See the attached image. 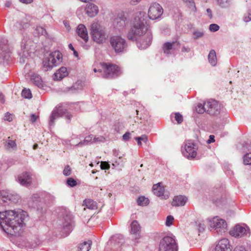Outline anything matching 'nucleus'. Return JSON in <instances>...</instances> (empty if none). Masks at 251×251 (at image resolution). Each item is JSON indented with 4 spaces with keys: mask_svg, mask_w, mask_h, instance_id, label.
<instances>
[{
    "mask_svg": "<svg viewBox=\"0 0 251 251\" xmlns=\"http://www.w3.org/2000/svg\"><path fill=\"white\" fill-rule=\"evenodd\" d=\"M131 234L134 235L135 238L137 239L140 236L141 227L136 220H134L130 225Z\"/></svg>",
    "mask_w": 251,
    "mask_h": 251,
    "instance_id": "25",
    "label": "nucleus"
},
{
    "mask_svg": "<svg viewBox=\"0 0 251 251\" xmlns=\"http://www.w3.org/2000/svg\"><path fill=\"white\" fill-rule=\"evenodd\" d=\"M203 36V33L200 31H195L193 32V38L194 39H197Z\"/></svg>",
    "mask_w": 251,
    "mask_h": 251,
    "instance_id": "48",
    "label": "nucleus"
},
{
    "mask_svg": "<svg viewBox=\"0 0 251 251\" xmlns=\"http://www.w3.org/2000/svg\"><path fill=\"white\" fill-rule=\"evenodd\" d=\"M22 96L25 99H31L32 98V94L29 89H24L22 91Z\"/></svg>",
    "mask_w": 251,
    "mask_h": 251,
    "instance_id": "42",
    "label": "nucleus"
},
{
    "mask_svg": "<svg viewBox=\"0 0 251 251\" xmlns=\"http://www.w3.org/2000/svg\"><path fill=\"white\" fill-rule=\"evenodd\" d=\"M182 153L183 156L190 159L192 160L197 155L195 145L193 142L188 141L186 142L184 149L182 150Z\"/></svg>",
    "mask_w": 251,
    "mask_h": 251,
    "instance_id": "13",
    "label": "nucleus"
},
{
    "mask_svg": "<svg viewBox=\"0 0 251 251\" xmlns=\"http://www.w3.org/2000/svg\"><path fill=\"white\" fill-rule=\"evenodd\" d=\"M4 120L8 122L12 121L13 120L12 114L9 112L6 113L4 117Z\"/></svg>",
    "mask_w": 251,
    "mask_h": 251,
    "instance_id": "54",
    "label": "nucleus"
},
{
    "mask_svg": "<svg viewBox=\"0 0 251 251\" xmlns=\"http://www.w3.org/2000/svg\"><path fill=\"white\" fill-rule=\"evenodd\" d=\"M138 137V139L139 140L143 141V142H144L145 143H146L148 141V137L145 134L142 135L140 137Z\"/></svg>",
    "mask_w": 251,
    "mask_h": 251,
    "instance_id": "57",
    "label": "nucleus"
},
{
    "mask_svg": "<svg viewBox=\"0 0 251 251\" xmlns=\"http://www.w3.org/2000/svg\"><path fill=\"white\" fill-rule=\"evenodd\" d=\"M176 42H166L163 44V50L164 53L167 55L171 54L174 50V46Z\"/></svg>",
    "mask_w": 251,
    "mask_h": 251,
    "instance_id": "28",
    "label": "nucleus"
},
{
    "mask_svg": "<svg viewBox=\"0 0 251 251\" xmlns=\"http://www.w3.org/2000/svg\"><path fill=\"white\" fill-rule=\"evenodd\" d=\"M100 168L102 170H106L110 168V164L106 162H101L100 164Z\"/></svg>",
    "mask_w": 251,
    "mask_h": 251,
    "instance_id": "53",
    "label": "nucleus"
},
{
    "mask_svg": "<svg viewBox=\"0 0 251 251\" xmlns=\"http://www.w3.org/2000/svg\"><path fill=\"white\" fill-rule=\"evenodd\" d=\"M66 182L68 186L71 187H75L77 185L76 180L72 177L67 178Z\"/></svg>",
    "mask_w": 251,
    "mask_h": 251,
    "instance_id": "44",
    "label": "nucleus"
},
{
    "mask_svg": "<svg viewBox=\"0 0 251 251\" xmlns=\"http://www.w3.org/2000/svg\"><path fill=\"white\" fill-rule=\"evenodd\" d=\"M149 22L145 12L140 11L136 13L131 21V27L127 34L129 40L136 41L139 37L146 34L144 39L137 44L140 49H147L151 45L152 41V34Z\"/></svg>",
    "mask_w": 251,
    "mask_h": 251,
    "instance_id": "1",
    "label": "nucleus"
},
{
    "mask_svg": "<svg viewBox=\"0 0 251 251\" xmlns=\"http://www.w3.org/2000/svg\"><path fill=\"white\" fill-rule=\"evenodd\" d=\"M111 243L121 245L124 242L123 236L121 234H116L111 237Z\"/></svg>",
    "mask_w": 251,
    "mask_h": 251,
    "instance_id": "32",
    "label": "nucleus"
},
{
    "mask_svg": "<svg viewBox=\"0 0 251 251\" xmlns=\"http://www.w3.org/2000/svg\"><path fill=\"white\" fill-rule=\"evenodd\" d=\"M218 4L223 8H226L230 6L231 0H217Z\"/></svg>",
    "mask_w": 251,
    "mask_h": 251,
    "instance_id": "39",
    "label": "nucleus"
},
{
    "mask_svg": "<svg viewBox=\"0 0 251 251\" xmlns=\"http://www.w3.org/2000/svg\"><path fill=\"white\" fill-rule=\"evenodd\" d=\"M85 11L89 17H94L98 14L99 8L95 4L88 3L86 5Z\"/></svg>",
    "mask_w": 251,
    "mask_h": 251,
    "instance_id": "22",
    "label": "nucleus"
},
{
    "mask_svg": "<svg viewBox=\"0 0 251 251\" xmlns=\"http://www.w3.org/2000/svg\"><path fill=\"white\" fill-rule=\"evenodd\" d=\"M17 145L15 140L10 139L9 137L6 141V147L7 149H15L16 148Z\"/></svg>",
    "mask_w": 251,
    "mask_h": 251,
    "instance_id": "40",
    "label": "nucleus"
},
{
    "mask_svg": "<svg viewBox=\"0 0 251 251\" xmlns=\"http://www.w3.org/2000/svg\"><path fill=\"white\" fill-rule=\"evenodd\" d=\"M7 40L5 38L0 40V60H8L10 56V51L7 44Z\"/></svg>",
    "mask_w": 251,
    "mask_h": 251,
    "instance_id": "17",
    "label": "nucleus"
},
{
    "mask_svg": "<svg viewBox=\"0 0 251 251\" xmlns=\"http://www.w3.org/2000/svg\"><path fill=\"white\" fill-rule=\"evenodd\" d=\"M125 162V159L122 157L119 156L118 158H114L112 160V165L114 168H118L119 169L121 170V168L123 167Z\"/></svg>",
    "mask_w": 251,
    "mask_h": 251,
    "instance_id": "30",
    "label": "nucleus"
},
{
    "mask_svg": "<svg viewBox=\"0 0 251 251\" xmlns=\"http://www.w3.org/2000/svg\"><path fill=\"white\" fill-rule=\"evenodd\" d=\"M105 141V138L102 136H99L98 137L93 136V142L94 143L104 142Z\"/></svg>",
    "mask_w": 251,
    "mask_h": 251,
    "instance_id": "45",
    "label": "nucleus"
},
{
    "mask_svg": "<svg viewBox=\"0 0 251 251\" xmlns=\"http://www.w3.org/2000/svg\"><path fill=\"white\" fill-rule=\"evenodd\" d=\"M24 214L15 210L0 212V227L7 235L20 236L25 225Z\"/></svg>",
    "mask_w": 251,
    "mask_h": 251,
    "instance_id": "2",
    "label": "nucleus"
},
{
    "mask_svg": "<svg viewBox=\"0 0 251 251\" xmlns=\"http://www.w3.org/2000/svg\"><path fill=\"white\" fill-rule=\"evenodd\" d=\"M186 5L194 12H196L197 8L195 3L193 0H182Z\"/></svg>",
    "mask_w": 251,
    "mask_h": 251,
    "instance_id": "41",
    "label": "nucleus"
},
{
    "mask_svg": "<svg viewBox=\"0 0 251 251\" xmlns=\"http://www.w3.org/2000/svg\"><path fill=\"white\" fill-rule=\"evenodd\" d=\"M231 246L227 239L220 240L215 248V251H231Z\"/></svg>",
    "mask_w": 251,
    "mask_h": 251,
    "instance_id": "20",
    "label": "nucleus"
},
{
    "mask_svg": "<svg viewBox=\"0 0 251 251\" xmlns=\"http://www.w3.org/2000/svg\"><path fill=\"white\" fill-rule=\"evenodd\" d=\"M163 12L162 6L158 3H152L148 10V17L151 20L160 18Z\"/></svg>",
    "mask_w": 251,
    "mask_h": 251,
    "instance_id": "14",
    "label": "nucleus"
},
{
    "mask_svg": "<svg viewBox=\"0 0 251 251\" xmlns=\"http://www.w3.org/2000/svg\"><path fill=\"white\" fill-rule=\"evenodd\" d=\"M175 120L177 121L178 124H181L183 121V117L179 113H175Z\"/></svg>",
    "mask_w": 251,
    "mask_h": 251,
    "instance_id": "49",
    "label": "nucleus"
},
{
    "mask_svg": "<svg viewBox=\"0 0 251 251\" xmlns=\"http://www.w3.org/2000/svg\"><path fill=\"white\" fill-rule=\"evenodd\" d=\"M31 81L36 86L39 88L43 87V82L41 76L35 74L31 75L30 76Z\"/></svg>",
    "mask_w": 251,
    "mask_h": 251,
    "instance_id": "27",
    "label": "nucleus"
},
{
    "mask_svg": "<svg viewBox=\"0 0 251 251\" xmlns=\"http://www.w3.org/2000/svg\"><path fill=\"white\" fill-rule=\"evenodd\" d=\"M83 203L87 208L91 210H94L97 208L96 202L92 200L86 199L83 201Z\"/></svg>",
    "mask_w": 251,
    "mask_h": 251,
    "instance_id": "33",
    "label": "nucleus"
},
{
    "mask_svg": "<svg viewBox=\"0 0 251 251\" xmlns=\"http://www.w3.org/2000/svg\"><path fill=\"white\" fill-rule=\"evenodd\" d=\"M245 165H251V153H247L243 158Z\"/></svg>",
    "mask_w": 251,
    "mask_h": 251,
    "instance_id": "43",
    "label": "nucleus"
},
{
    "mask_svg": "<svg viewBox=\"0 0 251 251\" xmlns=\"http://www.w3.org/2000/svg\"><path fill=\"white\" fill-rule=\"evenodd\" d=\"M110 43L116 53H122L127 50V43L126 40L120 36H114L110 39Z\"/></svg>",
    "mask_w": 251,
    "mask_h": 251,
    "instance_id": "8",
    "label": "nucleus"
},
{
    "mask_svg": "<svg viewBox=\"0 0 251 251\" xmlns=\"http://www.w3.org/2000/svg\"><path fill=\"white\" fill-rule=\"evenodd\" d=\"M233 251H247V250L245 247L243 246H237Z\"/></svg>",
    "mask_w": 251,
    "mask_h": 251,
    "instance_id": "58",
    "label": "nucleus"
},
{
    "mask_svg": "<svg viewBox=\"0 0 251 251\" xmlns=\"http://www.w3.org/2000/svg\"><path fill=\"white\" fill-rule=\"evenodd\" d=\"M91 34L93 40L99 44L104 43L107 38L105 28L98 22H94L92 24Z\"/></svg>",
    "mask_w": 251,
    "mask_h": 251,
    "instance_id": "7",
    "label": "nucleus"
},
{
    "mask_svg": "<svg viewBox=\"0 0 251 251\" xmlns=\"http://www.w3.org/2000/svg\"><path fill=\"white\" fill-rule=\"evenodd\" d=\"M137 202L138 205L145 206L147 205L149 203V201L148 198H146L144 196H141L138 198Z\"/></svg>",
    "mask_w": 251,
    "mask_h": 251,
    "instance_id": "38",
    "label": "nucleus"
},
{
    "mask_svg": "<svg viewBox=\"0 0 251 251\" xmlns=\"http://www.w3.org/2000/svg\"><path fill=\"white\" fill-rule=\"evenodd\" d=\"M174 220V217L172 215H169L167 217L165 224L167 226H170L173 224Z\"/></svg>",
    "mask_w": 251,
    "mask_h": 251,
    "instance_id": "46",
    "label": "nucleus"
},
{
    "mask_svg": "<svg viewBox=\"0 0 251 251\" xmlns=\"http://www.w3.org/2000/svg\"><path fill=\"white\" fill-rule=\"evenodd\" d=\"M230 234L235 237H242L250 236L251 233L249 227L246 225H237L230 231Z\"/></svg>",
    "mask_w": 251,
    "mask_h": 251,
    "instance_id": "12",
    "label": "nucleus"
},
{
    "mask_svg": "<svg viewBox=\"0 0 251 251\" xmlns=\"http://www.w3.org/2000/svg\"><path fill=\"white\" fill-rule=\"evenodd\" d=\"M93 135H90L86 136L82 142H80L76 146L80 147L82 146L90 145L92 143H93Z\"/></svg>",
    "mask_w": 251,
    "mask_h": 251,
    "instance_id": "35",
    "label": "nucleus"
},
{
    "mask_svg": "<svg viewBox=\"0 0 251 251\" xmlns=\"http://www.w3.org/2000/svg\"><path fill=\"white\" fill-rule=\"evenodd\" d=\"M9 202H18L20 200V197L17 194H12L9 192Z\"/></svg>",
    "mask_w": 251,
    "mask_h": 251,
    "instance_id": "37",
    "label": "nucleus"
},
{
    "mask_svg": "<svg viewBox=\"0 0 251 251\" xmlns=\"http://www.w3.org/2000/svg\"><path fill=\"white\" fill-rule=\"evenodd\" d=\"M38 117L34 114H32L30 116V121L32 123H34L37 119Z\"/></svg>",
    "mask_w": 251,
    "mask_h": 251,
    "instance_id": "64",
    "label": "nucleus"
},
{
    "mask_svg": "<svg viewBox=\"0 0 251 251\" xmlns=\"http://www.w3.org/2000/svg\"><path fill=\"white\" fill-rule=\"evenodd\" d=\"M112 129L116 132H119L120 130V124L119 123H115L113 126Z\"/></svg>",
    "mask_w": 251,
    "mask_h": 251,
    "instance_id": "59",
    "label": "nucleus"
},
{
    "mask_svg": "<svg viewBox=\"0 0 251 251\" xmlns=\"http://www.w3.org/2000/svg\"><path fill=\"white\" fill-rule=\"evenodd\" d=\"M187 201V198L183 196L179 195L175 196L172 202L173 206H182L185 205Z\"/></svg>",
    "mask_w": 251,
    "mask_h": 251,
    "instance_id": "24",
    "label": "nucleus"
},
{
    "mask_svg": "<svg viewBox=\"0 0 251 251\" xmlns=\"http://www.w3.org/2000/svg\"><path fill=\"white\" fill-rule=\"evenodd\" d=\"M208 59L209 63L212 66H215L217 63V59L216 51L214 50H211L208 55Z\"/></svg>",
    "mask_w": 251,
    "mask_h": 251,
    "instance_id": "31",
    "label": "nucleus"
},
{
    "mask_svg": "<svg viewBox=\"0 0 251 251\" xmlns=\"http://www.w3.org/2000/svg\"><path fill=\"white\" fill-rule=\"evenodd\" d=\"M63 174L66 176H70L71 174V168L69 166H66L64 170H63Z\"/></svg>",
    "mask_w": 251,
    "mask_h": 251,
    "instance_id": "51",
    "label": "nucleus"
},
{
    "mask_svg": "<svg viewBox=\"0 0 251 251\" xmlns=\"http://www.w3.org/2000/svg\"><path fill=\"white\" fill-rule=\"evenodd\" d=\"M68 75V72L66 67H62L58 69L54 74L53 79L55 80H61Z\"/></svg>",
    "mask_w": 251,
    "mask_h": 251,
    "instance_id": "23",
    "label": "nucleus"
},
{
    "mask_svg": "<svg viewBox=\"0 0 251 251\" xmlns=\"http://www.w3.org/2000/svg\"><path fill=\"white\" fill-rule=\"evenodd\" d=\"M57 223L63 229V232L66 235H68L72 231L74 226L73 217L70 211L67 209H61Z\"/></svg>",
    "mask_w": 251,
    "mask_h": 251,
    "instance_id": "3",
    "label": "nucleus"
},
{
    "mask_svg": "<svg viewBox=\"0 0 251 251\" xmlns=\"http://www.w3.org/2000/svg\"><path fill=\"white\" fill-rule=\"evenodd\" d=\"M159 251H178V246L175 236L168 234L163 237L159 244Z\"/></svg>",
    "mask_w": 251,
    "mask_h": 251,
    "instance_id": "6",
    "label": "nucleus"
},
{
    "mask_svg": "<svg viewBox=\"0 0 251 251\" xmlns=\"http://www.w3.org/2000/svg\"><path fill=\"white\" fill-rule=\"evenodd\" d=\"M130 134L129 132L125 133L123 136V139L125 141H127L130 138Z\"/></svg>",
    "mask_w": 251,
    "mask_h": 251,
    "instance_id": "61",
    "label": "nucleus"
},
{
    "mask_svg": "<svg viewBox=\"0 0 251 251\" xmlns=\"http://www.w3.org/2000/svg\"><path fill=\"white\" fill-rule=\"evenodd\" d=\"M215 142V136L213 135H210L209 137L208 140L207 141V143L208 144H210L211 143Z\"/></svg>",
    "mask_w": 251,
    "mask_h": 251,
    "instance_id": "63",
    "label": "nucleus"
},
{
    "mask_svg": "<svg viewBox=\"0 0 251 251\" xmlns=\"http://www.w3.org/2000/svg\"><path fill=\"white\" fill-rule=\"evenodd\" d=\"M64 116L67 122L69 123L72 117V115L69 112H66L65 113Z\"/></svg>",
    "mask_w": 251,
    "mask_h": 251,
    "instance_id": "60",
    "label": "nucleus"
},
{
    "mask_svg": "<svg viewBox=\"0 0 251 251\" xmlns=\"http://www.w3.org/2000/svg\"><path fill=\"white\" fill-rule=\"evenodd\" d=\"M161 183H158L156 184H154L152 186V191L154 195L156 196L164 198V193H165V188L164 187H161L160 186Z\"/></svg>",
    "mask_w": 251,
    "mask_h": 251,
    "instance_id": "26",
    "label": "nucleus"
},
{
    "mask_svg": "<svg viewBox=\"0 0 251 251\" xmlns=\"http://www.w3.org/2000/svg\"><path fill=\"white\" fill-rule=\"evenodd\" d=\"M220 28V26L216 24H212L209 25V29L212 32H216Z\"/></svg>",
    "mask_w": 251,
    "mask_h": 251,
    "instance_id": "47",
    "label": "nucleus"
},
{
    "mask_svg": "<svg viewBox=\"0 0 251 251\" xmlns=\"http://www.w3.org/2000/svg\"><path fill=\"white\" fill-rule=\"evenodd\" d=\"M9 192L5 191H0V204L6 205L9 202Z\"/></svg>",
    "mask_w": 251,
    "mask_h": 251,
    "instance_id": "29",
    "label": "nucleus"
},
{
    "mask_svg": "<svg viewBox=\"0 0 251 251\" xmlns=\"http://www.w3.org/2000/svg\"><path fill=\"white\" fill-rule=\"evenodd\" d=\"M198 230L199 232H203L204 230L205 227L203 224L199 223L198 224Z\"/></svg>",
    "mask_w": 251,
    "mask_h": 251,
    "instance_id": "62",
    "label": "nucleus"
},
{
    "mask_svg": "<svg viewBox=\"0 0 251 251\" xmlns=\"http://www.w3.org/2000/svg\"><path fill=\"white\" fill-rule=\"evenodd\" d=\"M101 66L103 69L102 77L105 78H114L119 76L121 74L120 68L116 65L103 63Z\"/></svg>",
    "mask_w": 251,
    "mask_h": 251,
    "instance_id": "9",
    "label": "nucleus"
},
{
    "mask_svg": "<svg viewBox=\"0 0 251 251\" xmlns=\"http://www.w3.org/2000/svg\"><path fill=\"white\" fill-rule=\"evenodd\" d=\"M209 225L219 234L225 232L227 226L226 221L217 216L209 220Z\"/></svg>",
    "mask_w": 251,
    "mask_h": 251,
    "instance_id": "10",
    "label": "nucleus"
},
{
    "mask_svg": "<svg viewBox=\"0 0 251 251\" xmlns=\"http://www.w3.org/2000/svg\"><path fill=\"white\" fill-rule=\"evenodd\" d=\"M76 32L78 36L77 40L81 43L84 49H88L89 46L87 45L86 43L88 41L89 37L85 26L83 24H79L76 28Z\"/></svg>",
    "mask_w": 251,
    "mask_h": 251,
    "instance_id": "11",
    "label": "nucleus"
},
{
    "mask_svg": "<svg viewBox=\"0 0 251 251\" xmlns=\"http://www.w3.org/2000/svg\"><path fill=\"white\" fill-rule=\"evenodd\" d=\"M127 23V19L124 15H121L115 19L114 26L119 30L123 29Z\"/></svg>",
    "mask_w": 251,
    "mask_h": 251,
    "instance_id": "21",
    "label": "nucleus"
},
{
    "mask_svg": "<svg viewBox=\"0 0 251 251\" xmlns=\"http://www.w3.org/2000/svg\"><path fill=\"white\" fill-rule=\"evenodd\" d=\"M206 113L211 115H217L220 112L221 105L216 100H210L205 102Z\"/></svg>",
    "mask_w": 251,
    "mask_h": 251,
    "instance_id": "16",
    "label": "nucleus"
},
{
    "mask_svg": "<svg viewBox=\"0 0 251 251\" xmlns=\"http://www.w3.org/2000/svg\"><path fill=\"white\" fill-rule=\"evenodd\" d=\"M40 244V242L39 240H37L34 243H28L26 246L29 249H33L36 248L39 244Z\"/></svg>",
    "mask_w": 251,
    "mask_h": 251,
    "instance_id": "50",
    "label": "nucleus"
},
{
    "mask_svg": "<svg viewBox=\"0 0 251 251\" xmlns=\"http://www.w3.org/2000/svg\"><path fill=\"white\" fill-rule=\"evenodd\" d=\"M62 61V53L58 50L51 52L48 57L43 61V67L45 71L51 70L53 67L60 64Z\"/></svg>",
    "mask_w": 251,
    "mask_h": 251,
    "instance_id": "5",
    "label": "nucleus"
},
{
    "mask_svg": "<svg viewBox=\"0 0 251 251\" xmlns=\"http://www.w3.org/2000/svg\"><path fill=\"white\" fill-rule=\"evenodd\" d=\"M248 15H245L243 20L245 22H249L251 21V10H249L247 13Z\"/></svg>",
    "mask_w": 251,
    "mask_h": 251,
    "instance_id": "52",
    "label": "nucleus"
},
{
    "mask_svg": "<svg viewBox=\"0 0 251 251\" xmlns=\"http://www.w3.org/2000/svg\"><path fill=\"white\" fill-rule=\"evenodd\" d=\"M63 111L59 108L55 107L51 111L49 118V126L50 127H53L56 120L63 116Z\"/></svg>",
    "mask_w": 251,
    "mask_h": 251,
    "instance_id": "19",
    "label": "nucleus"
},
{
    "mask_svg": "<svg viewBox=\"0 0 251 251\" xmlns=\"http://www.w3.org/2000/svg\"><path fill=\"white\" fill-rule=\"evenodd\" d=\"M144 115H145L144 116H143V117H141L140 118V119L141 120H143V121L148 123L149 122V121L150 120V117L148 115V114L147 113V112H146V113H145Z\"/></svg>",
    "mask_w": 251,
    "mask_h": 251,
    "instance_id": "56",
    "label": "nucleus"
},
{
    "mask_svg": "<svg viewBox=\"0 0 251 251\" xmlns=\"http://www.w3.org/2000/svg\"><path fill=\"white\" fill-rule=\"evenodd\" d=\"M32 180V174L30 172H25L19 175L17 181L24 186L27 187L30 185Z\"/></svg>",
    "mask_w": 251,
    "mask_h": 251,
    "instance_id": "18",
    "label": "nucleus"
},
{
    "mask_svg": "<svg viewBox=\"0 0 251 251\" xmlns=\"http://www.w3.org/2000/svg\"><path fill=\"white\" fill-rule=\"evenodd\" d=\"M207 108L205 106V102L203 103H199L196 107V110L199 114H202L204 112H206Z\"/></svg>",
    "mask_w": 251,
    "mask_h": 251,
    "instance_id": "36",
    "label": "nucleus"
},
{
    "mask_svg": "<svg viewBox=\"0 0 251 251\" xmlns=\"http://www.w3.org/2000/svg\"><path fill=\"white\" fill-rule=\"evenodd\" d=\"M31 199L33 202L35 203V206H36L37 210H40L43 212L46 211L47 205L52 202L55 198L48 193L43 192L33 194Z\"/></svg>",
    "mask_w": 251,
    "mask_h": 251,
    "instance_id": "4",
    "label": "nucleus"
},
{
    "mask_svg": "<svg viewBox=\"0 0 251 251\" xmlns=\"http://www.w3.org/2000/svg\"><path fill=\"white\" fill-rule=\"evenodd\" d=\"M36 30L41 34L43 35H46L47 34L46 30L45 28H44L42 27L39 26L37 27L36 28Z\"/></svg>",
    "mask_w": 251,
    "mask_h": 251,
    "instance_id": "55",
    "label": "nucleus"
},
{
    "mask_svg": "<svg viewBox=\"0 0 251 251\" xmlns=\"http://www.w3.org/2000/svg\"><path fill=\"white\" fill-rule=\"evenodd\" d=\"M92 242L88 241L87 242H84L79 244L78 246V251H89L91 248Z\"/></svg>",
    "mask_w": 251,
    "mask_h": 251,
    "instance_id": "34",
    "label": "nucleus"
},
{
    "mask_svg": "<svg viewBox=\"0 0 251 251\" xmlns=\"http://www.w3.org/2000/svg\"><path fill=\"white\" fill-rule=\"evenodd\" d=\"M30 43L31 41L26 38H24L21 42V51L19 52V55L20 56V61L21 63H25V59L29 56V44Z\"/></svg>",
    "mask_w": 251,
    "mask_h": 251,
    "instance_id": "15",
    "label": "nucleus"
}]
</instances>
